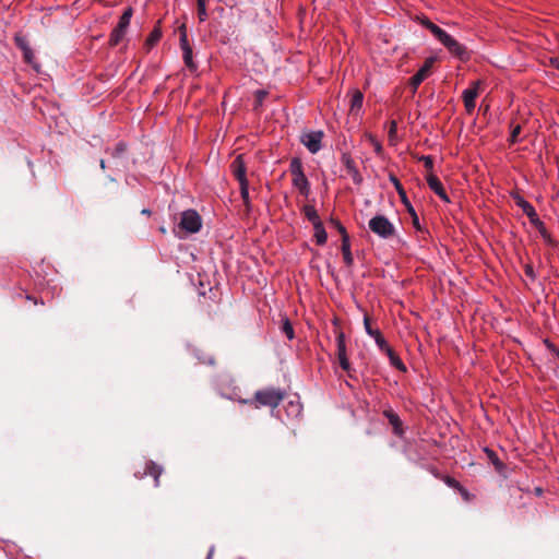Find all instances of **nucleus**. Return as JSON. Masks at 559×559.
Returning a JSON list of instances; mask_svg holds the SVG:
<instances>
[{
	"instance_id": "obj_29",
	"label": "nucleus",
	"mask_w": 559,
	"mask_h": 559,
	"mask_svg": "<svg viewBox=\"0 0 559 559\" xmlns=\"http://www.w3.org/2000/svg\"><path fill=\"white\" fill-rule=\"evenodd\" d=\"M338 364L349 378L353 379L355 377L356 370L352 367V364H350L348 357H343V358L338 359Z\"/></svg>"
},
{
	"instance_id": "obj_48",
	"label": "nucleus",
	"mask_w": 559,
	"mask_h": 559,
	"mask_svg": "<svg viewBox=\"0 0 559 559\" xmlns=\"http://www.w3.org/2000/svg\"><path fill=\"white\" fill-rule=\"evenodd\" d=\"M142 214L150 215L151 211L148 209H144L142 210Z\"/></svg>"
},
{
	"instance_id": "obj_23",
	"label": "nucleus",
	"mask_w": 559,
	"mask_h": 559,
	"mask_svg": "<svg viewBox=\"0 0 559 559\" xmlns=\"http://www.w3.org/2000/svg\"><path fill=\"white\" fill-rule=\"evenodd\" d=\"M402 202L406 206V210H407L408 214L412 217L413 226L417 230H421V226H420V223H419V217H418L415 209L412 206L409 200L407 198H405V199L402 200Z\"/></svg>"
},
{
	"instance_id": "obj_38",
	"label": "nucleus",
	"mask_w": 559,
	"mask_h": 559,
	"mask_svg": "<svg viewBox=\"0 0 559 559\" xmlns=\"http://www.w3.org/2000/svg\"><path fill=\"white\" fill-rule=\"evenodd\" d=\"M442 480L444 481V484L447 486H449L450 488H453L455 490H459L460 487L462 486L460 484V481H457L455 478L451 477V476H443L442 477Z\"/></svg>"
},
{
	"instance_id": "obj_10",
	"label": "nucleus",
	"mask_w": 559,
	"mask_h": 559,
	"mask_svg": "<svg viewBox=\"0 0 559 559\" xmlns=\"http://www.w3.org/2000/svg\"><path fill=\"white\" fill-rule=\"evenodd\" d=\"M230 169L239 185L249 182L247 179V167L242 155H238L230 164Z\"/></svg>"
},
{
	"instance_id": "obj_2",
	"label": "nucleus",
	"mask_w": 559,
	"mask_h": 559,
	"mask_svg": "<svg viewBox=\"0 0 559 559\" xmlns=\"http://www.w3.org/2000/svg\"><path fill=\"white\" fill-rule=\"evenodd\" d=\"M289 171L292 174V183L298 190V192L308 198L310 194V182L307 179L300 158L294 157L289 164Z\"/></svg>"
},
{
	"instance_id": "obj_27",
	"label": "nucleus",
	"mask_w": 559,
	"mask_h": 559,
	"mask_svg": "<svg viewBox=\"0 0 559 559\" xmlns=\"http://www.w3.org/2000/svg\"><path fill=\"white\" fill-rule=\"evenodd\" d=\"M106 152L109 153L114 158H120L127 152V144L120 141L112 150L107 148Z\"/></svg>"
},
{
	"instance_id": "obj_41",
	"label": "nucleus",
	"mask_w": 559,
	"mask_h": 559,
	"mask_svg": "<svg viewBox=\"0 0 559 559\" xmlns=\"http://www.w3.org/2000/svg\"><path fill=\"white\" fill-rule=\"evenodd\" d=\"M179 40H180L181 50L186 49L187 47H191L189 44V40H188L187 33L185 31L181 32Z\"/></svg>"
},
{
	"instance_id": "obj_39",
	"label": "nucleus",
	"mask_w": 559,
	"mask_h": 559,
	"mask_svg": "<svg viewBox=\"0 0 559 559\" xmlns=\"http://www.w3.org/2000/svg\"><path fill=\"white\" fill-rule=\"evenodd\" d=\"M419 160L424 163V166L427 168V169H432L433 168V160H432V157L429 156V155H423L419 157Z\"/></svg>"
},
{
	"instance_id": "obj_8",
	"label": "nucleus",
	"mask_w": 559,
	"mask_h": 559,
	"mask_svg": "<svg viewBox=\"0 0 559 559\" xmlns=\"http://www.w3.org/2000/svg\"><path fill=\"white\" fill-rule=\"evenodd\" d=\"M515 204L523 211V213L530 218L532 224H540V219L534 209V206L526 201L522 195L515 193L512 195Z\"/></svg>"
},
{
	"instance_id": "obj_11",
	"label": "nucleus",
	"mask_w": 559,
	"mask_h": 559,
	"mask_svg": "<svg viewBox=\"0 0 559 559\" xmlns=\"http://www.w3.org/2000/svg\"><path fill=\"white\" fill-rule=\"evenodd\" d=\"M342 164L346 168L347 174L350 176L352 180L356 185H360L362 182V176L360 175L354 159L349 154H343L341 158Z\"/></svg>"
},
{
	"instance_id": "obj_12",
	"label": "nucleus",
	"mask_w": 559,
	"mask_h": 559,
	"mask_svg": "<svg viewBox=\"0 0 559 559\" xmlns=\"http://www.w3.org/2000/svg\"><path fill=\"white\" fill-rule=\"evenodd\" d=\"M383 416L389 420L390 425L392 426L394 435L397 437H403L404 428L400 416L390 407L383 411Z\"/></svg>"
},
{
	"instance_id": "obj_51",
	"label": "nucleus",
	"mask_w": 559,
	"mask_h": 559,
	"mask_svg": "<svg viewBox=\"0 0 559 559\" xmlns=\"http://www.w3.org/2000/svg\"><path fill=\"white\" fill-rule=\"evenodd\" d=\"M265 95L264 92H260V98L263 97Z\"/></svg>"
},
{
	"instance_id": "obj_40",
	"label": "nucleus",
	"mask_w": 559,
	"mask_h": 559,
	"mask_svg": "<svg viewBox=\"0 0 559 559\" xmlns=\"http://www.w3.org/2000/svg\"><path fill=\"white\" fill-rule=\"evenodd\" d=\"M524 273L525 275L531 280V281H535L536 280V273L532 266V264H525L524 265Z\"/></svg>"
},
{
	"instance_id": "obj_45",
	"label": "nucleus",
	"mask_w": 559,
	"mask_h": 559,
	"mask_svg": "<svg viewBox=\"0 0 559 559\" xmlns=\"http://www.w3.org/2000/svg\"><path fill=\"white\" fill-rule=\"evenodd\" d=\"M461 496L465 499V500H468L469 499V492L466 490V488H464L463 486L460 487V489L457 490Z\"/></svg>"
},
{
	"instance_id": "obj_13",
	"label": "nucleus",
	"mask_w": 559,
	"mask_h": 559,
	"mask_svg": "<svg viewBox=\"0 0 559 559\" xmlns=\"http://www.w3.org/2000/svg\"><path fill=\"white\" fill-rule=\"evenodd\" d=\"M427 183L429 188L444 202H450L449 195L447 194L441 181L437 176L430 174L427 176Z\"/></svg>"
},
{
	"instance_id": "obj_36",
	"label": "nucleus",
	"mask_w": 559,
	"mask_h": 559,
	"mask_svg": "<svg viewBox=\"0 0 559 559\" xmlns=\"http://www.w3.org/2000/svg\"><path fill=\"white\" fill-rule=\"evenodd\" d=\"M396 140H397V122L395 120H391L390 128H389V141L391 143H393Z\"/></svg>"
},
{
	"instance_id": "obj_34",
	"label": "nucleus",
	"mask_w": 559,
	"mask_h": 559,
	"mask_svg": "<svg viewBox=\"0 0 559 559\" xmlns=\"http://www.w3.org/2000/svg\"><path fill=\"white\" fill-rule=\"evenodd\" d=\"M390 181L393 183L395 190L397 191L399 195L401 197V200L407 198L406 192L401 183V181L395 177L394 175H390Z\"/></svg>"
},
{
	"instance_id": "obj_7",
	"label": "nucleus",
	"mask_w": 559,
	"mask_h": 559,
	"mask_svg": "<svg viewBox=\"0 0 559 559\" xmlns=\"http://www.w3.org/2000/svg\"><path fill=\"white\" fill-rule=\"evenodd\" d=\"M322 139V131H311L302 134L300 140L301 143L308 148L310 153L316 154L321 150Z\"/></svg>"
},
{
	"instance_id": "obj_43",
	"label": "nucleus",
	"mask_w": 559,
	"mask_h": 559,
	"mask_svg": "<svg viewBox=\"0 0 559 559\" xmlns=\"http://www.w3.org/2000/svg\"><path fill=\"white\" fill-rule=\"evenodd\" d=\"M476 103L475 102H464V107L467 111V114H472L475 109Z\"/></svg>"
},
{
	"instance_id": "obj_16",
	"label": "nucleus",
	"mask_w": 559,
	"mask_h": 559,
	"mask_svg": "<svg viewBox=\"0 0 559 559\" xmlns=\"http://www.w3.org/2000/svg\"><path fill=\"white\" fill-rule=\"evenodd\" d=\"M380 350L388 356L391 366L399 369L400 371H406L405 365L397 356V354L393 350V348L389 346V344H386L383 348H380Z\"/></svg>"
},
{
	"instance_id": "obj_42",
	"label": "nucleus",
	"mask_w": 559,
	"mask_h": 559,
	"mask_svg": "<svg viewBox=\"0 0 559 559\" xmlns=\"http://www.w3.org/2000/svg\"><path fill=\"white\" fill-rule=\"evenodd\" d=\"M333 224L335 225V227L337 228V230L342 235V238L343 237H349L347 231H346V228L338 221H333Z\"/></svg>"
},
{
	"instance_id": "obj_9",
	"label": "nucleus",
	"mask_w": 559,
	"mask_h": 559,
	"mask_svg": "<svg viewBox=\"0 0 559 559\" xmlns=\"http://www.w3.org/2000/svg\"><path fill=\"white\" fill-rule=\"evenodd\" d=\"M435 59H426L423 67L411 78L409 84L414 91L423 83V81L429 75Z\"/></svg>"
},
{
	"instance_id": "obj_52",
	"label": "nucleus",
	"mask_w": 559,
	"mask_h": 559,
	"mask_svg": "<svg viewBox=\"0 0 559 559\" xmlns=\"http://www.w3.org/2000/svg\"><path fill=\"white\" fill-rule=\"evenodd\" d=\"M211 556H212V550L210 551V554L207 555V559H211Z\"/></svg>"
},
{
	"instance_id": "obj_49",
	"label": "nucleus",
	"mask_w": 559,
	"mask_h": 559,
	"mask_svg": "<svg viewBox=\"0 0 559 559\" xmlns=\"http://www.w3.org/2000/svg\"><path fill=\"white\" fill-rule=\"evenodd\" d=\"M159 230H160V233H163V234H165V233H166L165 227H160V228H159Z\"/></svg>"
},
{
	"instance_id": "obj_47",
	"label": "nucleus",
	"mask_w": 559,
	"mask_h": 559,
	"mask_svg": "<svg viewBox=\"0 0 559 559\" xmlns=\"http://www.w3.org/2000/svg\"><path fill=\"white\" fill-rule=\"evenodd\" d=\"M99 165H100V168H102V169H105V168H106V163H105V160H104V159H100Z\"/></svg>"
},
{
	"instance_id": "obj_35",
	"label": "nucleus",
	"mask_w": 559,
	"mask_h": 559,
	"mask_svg": "<svg viewBox=\"0 0 559 559\" xmlns=\"http://www.w3.org/2000/svg\"><path fill=\"white\" fill-rule=\"evenodd\" d=\"M282 332L287 336L288 340H293L295 336L294 328L288 319H285L282 323Z\"/></svg>"
},
{
	"instance_id": "obj_6",
	"label": "nucleus",
	"mask_w": 559,
	"mask_h": 559,
	"mask_svg": "<svg viewBox=\"0 0 559 559\" xmlns=\"http://www.w3.org/2000/svg\"><path fill=\"white\" fill-rule=\"evenodd\" d=\"M131 17H132V9L128 8L124 10V12L122 13V15L119 19L117 26L112 29V32L110 34L109 41H110L111 46H117L122 40V38L126 35L127 28L130 25Z\"/></svg>"
},
{
	"instance_id": "obj_50",
	"label": "nucleus",
	"mask_w": 559,
	"mask_h": 559,
	"mask_svg": "<svg viewBox=\"0 0 559 559\" xmlns=\"http://www.w3.org/2000/svg\"><path fill=\"white\" fill-rule=\"evenodd\" d=\"M295 407H296V411H297V412H299V411H300V409H299V408H300V407H299V404H296V405H295Z\"/></svg>"
},
{
	"instance_id": "obj_31",
	"label": "nucleus",
	"mask_w": 559,
	"mask_h": 559,
	"mask_svg": "<svg viewBox=\"0 0 559 559\" xmlns=\"http://www.w3.org/2000/svg\"><path fill=\"white\" fill-rule=\"evenodd\" d=\"M162 37V31L159 27H155L146 38V46L148 48L153 47Z\"/></svg>"
},
{
	"instance_id": "obj_4",
	"label": "nucleus",
	"mask_w": 559,
	"mask_h": 559,
	"mask_svg": "<svg viewBox=\"0 0 559 559\" xmlns=\"http://www.w3.org/2000/svg\"><path fill=\"white\" fill-rule=\"evenodd\" d=\"M201 227L202 219L199 213L194 210H186L181 213L180 222L174 231L177 233V229H179L186 234H195L201 229Z\"/></svg>"
},
{
	"instance_id": "obj_46",
	"label": "nucleus",
	"mask_w": 559,
	"mask_h": 559,
	"mask_svg": "<svg viewBox=\"0 0 559 559\" xmlns=\"http://www.w3.org/2000/svg\"><path fill=\"white\" fill-rule=\"evenodd\" d=\"M550 63L552 67H555L557 70H559V57L550 58Z\"/></svg>"
},
{
	"instance_id": "obj_53",
	"label": "nucleus",
	"mask_w": 559,
	"mask_h": 559,
	"mask_svg": "<svg viewBox=\"0 0 559 559\" xmlns=\"http://www.w3.org/2000/svg\"><path fill=\"white\" fill-rule=\"evenodd\" d=\"M557 357H558V359H559V350L557 352Z\"/></svg>"
},
{
	"instance_id": "obj_21",
	"label": "nucleus",
	"mask_w": 559,
	"mask_h": 559,
	"mask_svg": "<svg viewBox=\"0 0 559 559\" xmlns=\"http://www.w3.org/2000/svg\"><path fill=\"white\" fill-rule=\"evenodd\" d=\"M163 473V468L154 463L153 461H148L146 463V471L145 474H148L154 477L155 486L157 487L159 485V476Z\"/></svg>"
},
{
	"instance_id": "obj_24",
	"label": "nucleus",
	"mask_w": 559,
	"mask_h": 559,
	"mask_svg": "<svg viewBox=\"0 0 559 559\" xmlns=\"http://www.w3.org/2000/svg\"><path fill=\"white\" fill-rule=\"evenodd\" d=\"M182 58L186 67L191 71L194 72L198 69L197 63L192 59V47H187L186 49H182Z\"/></svg>"
},
{
	"instance_id": "obj_30",
	"label": "nucleus",
	"mask_w": 559,
	"mask_h": 559,
	"mask_svg": "<svg viewBox=\"0 0 559 559\" xmlns=\"http://www.w3.org/2000/svg\"><path fill=\"white\" fill-rule=\"evenodd\" d=\"M240 194L241 199L247 207L248 211L251 209V202L249 198V182L240 183Z\"/></svg>"
},
{
	"instance_id": "obj_26",
	"label": "nucleus",
	"mask_w": 559,
	"mask_h": 559,
	"mask_svg": "<svg viewBox=\"0 0 559 559\" xmlns=\"http://www.w3.org/2000/svg\"><path fill=\"white\" fill-rule=\"evenodd\" d=\"M418 21L419 23L426 27L427 29H429L431 32V34L437 37L441 32H442V28L439 27L437 24L432 23L428 17L426 16H420L418 17Z\"/></svg>"
},
{
	"instance_id": "obj_25",
	"label": "nucleus",
	"mask_w": 559,
	"mask_h": 559,
	"mask_svg": "<svg viewBox=\"0 0 559 559\" xmlns=\"http://www.w3.org/2000/svg\"><path fill=\"white\" fill-rule=\"evenodd\" d=\"M362 103L364 94L360 91L355 90L350 99V111L354 112L360 110L362 107Z\"/></svg>"
},
{
	"instance_id": "obj_14",
	"label": "nucleus",
	"mask_w": 559,
	"mask_h": 559,
	"mask_svg": "<svg viewBox=\"0 0 559 559\" xmlns=\"http://www.w3.org/2000/svg\"><path fill=\"white\" fill-rule=\"evenodd\" d=\"M364 326H365L366 333L374 340L379 349L383 348L388 344L385 338L382 336L381 332L379 330L372 329L370 319L368 316H365V318H364Z\"/></svg>"
},
{
	"instance_id": "obj_15",
	"label": "nucleus",
	"mask_w": 559,
	"mask_h": 559,
	"mask_svg": "<svg viewBox=\"0 0 559 559\" xmlns=\"http://www.w3.org/2000/svg\"><path fill=\"white\" fill-rule=\"evenodd\" d=\"M484 452L486 453L488 460L492 463L496 472L506 478L508 476L507 475V469H508L507 465L499 460L496 452L492 451L491 449L485 448Z\"/></svg>"
},
{
	"instance_id": "obj_20",
	"label": "nucleus",
	"mask_w": 559,
	"mask_h": 559,
	"mask_svg": "<svg viewBox=\"0 0 559 559\" xmlns=\"http://www.w3.org/2000/svg\"><path fill=\"white\" fill-rule=\"evenodd\" d=\"M304 215L306 218L314 226L316 224L322 223L317 210L313 205L307 204L302 209Z\"/></svg>"
},
{
	"instance_id": "obj_44",
	"label": "nucleus",
	"mask_w": 559,
	"mask_h": 559,
	"mask_svg": "<svg viewBox=\"0 0 559 559\" xmlns=\"http://www.w3.org/2000/svg\"><path fill=\"white\" fill-rule=\"evenodd\" d=\"M199 360L202 362V364H206V365H214L215 364V359L213 356H206L204 358L202 357H198Z\"/></svg>"
},
{
	"instance_id": "obj_17",
	"label": "nucleus",
	"mask_w": 559,
	"mask_h": 559,
	"mask_svg": "<svg viewBox=\"0 0 559 559\" xmlns=\"http://www.w3.org/2000/svg\"><path fill=\"white\" fill-rule=\"evenodd\" d=\"M480 81L473 82L472 86L464 90L462 93L463 102H475L479 95Z\"/></svg>"
},
{
	"instance_id": "obj_5",
	"label": "nucleus",
	"mask_w": 559,
	"mask_h": 559,
	"mask_svg": "<svg viewBox=\"0 0 559 559\" xmlns=\"http://www.w3.org/2000/svg\"><path fill=\"white\" fill-rule=\"evenodd\" d=\"M369 229L382 239H390L395 235V227L384 215H376L368 223Z\"/></svg>"
},
{
	"instance_id": "obj_3",
	"label": "nucleus",
	"mask_w": 559,
	"mask_h": 559,
	"mask_svg": "<svg viewBox=\"0 0 559 559\" xmlns=\"http://www.w3.org/2000/svg\"><path fill=\"white\" fill-rule=\"evenodd\" d=\"M447 49L448 51L460 59L461 61H467L471 58L468 49L460 44L456 39H454L450 34H448L444 29L436 37Z\"/></svg>"
},
{
	"instance_id": "obj_1",
	"label": "nucleus",
	"mask_w": 559,
	"mask_h": 559,
	"mask_svg": "<svg viewBox=\"0 0 559 559\" xmlns=\"http://www.w3.org/2000/svg\"><path fill=\"white\" fill-rule=\"evenodd\" d=\"M286 392L278 388H265L259 390L254 393L253 401H250L251 404H254L255 408L261 406H267L271 408L277 407L281 402L284 400ZM242 403H249V401L243 400Z\"/></svg>"
},
{
	"instance_id": "obj_19",
	"label": "nucleus",
	"mask_w": 559,
	"mask_h": 559,
	"mask_svg": "<svg viewBox=\"0 0 559 559\" xmlns=\"http://www.w3.org/2000/svg\"><path fill=\"white\" fill-rule=\"evenodd\" d=\"M336 356H337V359L347 357L345 334L342 331L337 332V334H336Z\"/></svg>"
},
{
	"instance_id": "obj_37",
	"label": "nucleus",
	"mask_w": 559,
	"mask_h": 559,
	"mask_svg": "<svg viewBox=\"0 0 559 559\" xmlns=\"http://www.w3.org/2000/svg\"><path fill=\"white\" fill-rule=\"evenodd\" d=\"M521 133V126L520 124H516L512 128V131H511V134H510V138H509V142L511 144H515L520 141L519 139V135Z\"/></svg>"
},
{
	"instance_id": "obj_28",
	"label": "nucleus",
	"mask_w": 559,
	"mask_h": 559,
	"mask_svg": "<svg viewBox=\"0 0 559 559\" xmlns=\"http://www.w3.org/2000/svg\"><path fill=\"white\" fill-rule=\"evenodd\" d=\"M17 46L23 50L24 59L31 63L33 58V51L24 39L16 38Z\"/></svg>"
},
{
	"instance_id": "obj_18",
	"label": "nucleus",
	"mask_w": 559,
	"mask_h": 559,
	"mask_svg": "<svg viewBox=\"0 0 559 559\" xmlns=\"http://www.w3.org/2000/svg\"><path fill=\"white\" fill-rule=\"evenodd\" d=\"M342 253L345 264L350 267L354 264V258L350 251V241L349 237H343L342 239Z\"/></svg>"
},
{
	"instance_id": "obj_22",
	"label": "nucleus",
	"mask_w": 559,
	"mask_h": 559,
	"mask_svg": "<svg viewBox=\"0 0 559 559\" xmlns=\"http://www.w3.org/2000/svg\"><path fill=\"white\" fill-rule=\"evenodd\" d=\"M313 230H314V239H316L317 245H319V246L325 245L326 239H328V234L325 231L323 223L316 224L313 226Z\"/></svg>"
},
{
	"instance_id": "obj_32",
	"label": "nucleus",
	"mask_w": 559,
	"mask_h": 559,
	"mask_svg": "<svg viewBox=\"0 0 559 559\" xmlns=\"http://www.w3.org/2000/svg\"><path fill=\"white\" fill-rule=\"evenodd\" d=\"M197 5L199 21L205 22L207 20L206 0H197Z\"/></svg>"
},
{
	"instance_id": "obj_33",
	"label": "nucleus",
	"mask_w": 559,
	"mask_h": 559,
	"mask_svg": "<svg viewBox=\"0 0 559 559\" xmlns=\"http://www.w3.org/2000/svg\"><path fill=\"white\" fill-rule=\"evenodd\" d=\"M533 225L538 228L544 241L549 246H554L555 241H554L552 237L550 236V234L547 231L544 223L540 221V224H533Z\"/></svg>"
}]
</instances>
